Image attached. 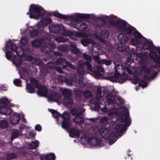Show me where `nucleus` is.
Returning <instances> with one entry per match:
<instances>
[{
	"mask_svg": "<svg viewBox=\"0 0 160 160\" xmlns=\"http://www.w3.org/2000/svg\"><path fill=\"white\" fill-rule=\"evenodd\" d=\"M102 91L100 88H98L96 90V98L97 99H100L102 98Z\"/></svg>",
	"mask_w": 160,
	"mask_h": 160,
	"instance_id": "nucleus-47",
	"label": "nucleus"
},
{
	"mask_svg": "<svg viewBox=\"0 0 160 160\" xmlns=\"http://www.w3.org/2000/svg\"><path fill=\"white\" fill-rule=\"evenodd\" d=\"M153 44L152 42L146 41L142 45V48L145 50H149L151 49Z\"/></svg>",
	"mask_w": 160,
	"mask_h": 160,
	"instance_id": "nucleus-25",
	"label": "nucleus"
},
{
	"mask_svg": "<svg viewBox=\"0 0 160 160\" xmlns=\"http://www.w3.org/2000/svg\"><path fill=\"white\" fill-rule=\"evenodd\" d=\"M56 41L58 42H64L66 41V39L62 37H58L55 39Z\"/></svg>",
	"mask_w": 160,
	"mask_h": 160,
	"instance_id": "nucleus-58",
	"label": "nucleus"
},
{
	"mask_svg": "<svg viewBox=\"0 0 160 160\" xmlns=\"http://www.w3.org/2000/svg\"><path fill=\"white\" fill-rule=\"evenodd\" d=\"M72 114L74 115L80 116L82 114V112L81 111L76 109H74L72 111Z\"/></svg>",
	"mask_w": 160,
	"mask_h": 160,
	"instance_id": "nucleus-53",
	"label": "nucleus"
},
{
	"mask_svg": "<svg viewBox=\"0 0 160 160\" xmlns=\"http://www.w3.org/2000/svg\"><path fill=\"white\" fill-rule=\"evenodd\" d=\"M107 103L110 105H112L114 102L115 98L114 95L109 94L107 96Z\"/></svg>",
	"mask_w": 160,
	"mask_h": 160,
	"instance_id": "nucleus-24",
	"label": "nucleus"
},
{
	"mask_svg": "<svg viewBox=\"0 0 160 160\" xmlns=\"http://www.w3.org/2000/svg\"><path fill=\"white\" fill-rule=\"evenodd\" d=\"M67 118L63 119V121L62 123V128L64 129H66L68 128L70 126V122L67 121Z\"/></svg>",
	"mask_w": 160,
	"mask_h": 160,
	"instance_id": "nucleus-45",
	"label": "nucleus"
},
{
	"mask_svg": "<svg viewBox=\"0 0 160 160\" xmlns=\"http://www.w3.org/2000/svg\"><path fill=\"white\" fill-rule=\"evenodd\" d=\"M20 135V132L18 130L14 129L13 130L11 137V140L12 141L14 139L17 138Z\"/></svg>",
	"mask_w": 160,
	"mask_h": 160,
	"instance_id": "nucleus-31",
	"label": "nucleus"
},
{
	"mask_svg": "<svg viewBox=\"0 0 160 160\" xmlns=\"http://www.w3.org/2000/svg\"><path fill=\"white\" fill-rule=\"evenodd\" d=\"M150 56L156 64L154 68L158 69V71L160 72V56H158L156 52L151 51H150Z\"/></svg>",
	"mask_w": 160,
	"mask_h": 160,
	"instance_id": "nucleus-7",
	"label": "nucleus"
},
{
	"mask_svg": "<svg viewBox=\"0 0 160 160\" xmlns=\"http://www.w3.org/2000/svg\"><path fill=\"white\" fill-rule=\"evenodd\" d=\"M134 29H135V28L132 26H126L124 28L123 30H122L121 32L124 33L125 34H126L128 37H132L133 36L132 32Z\"/></svg>",
	"mask_w": 160,
	"mask_h": 160,
	"instance_id": "nucleus-16",
	"label": "nucleus"
},
{
	"mask_svg": "<svg viewBox=\"0 0 160 160\" xmlns=\"http://www.w3.org/2000/svg\"><path fill=\"white\" fill-rule=\"evenodd\" d=\"M72 137H75L76 136L78 137L80 134L81 133L78 129L75 128H72L69 131Z\"/></svg>",
	"mask_w": 160,
	"mask_h": 160,
	"instance_id": "nucleus-19",
	"label": "nucleus"
},
{
	"mask_svg": "<svg viewBox=\"0 0 160 160\" xmlns=\"http://www.w3.org/2000/svg\"><path fill=\"white\" fill-rule=\"evenodd\" d=\"M61 95L57 92H54L50 96L49 99L52 101H56L61 98Z\"/></svg>",
	"mask_w": 160,
	"mask_h": 160,
	"instance_id": "nucleus-22",
	"label": "nucleus"
},
{
	"mask_svg": "<svg viewBox=\"0 0 160 160\" xmlns=\"http://www.w3.org/2000/svg\"><path fill=\"white\" fill-rule=\"evenodd\" d=\"M102 62L103 64L108 66L111 65L112 63V61L111 60H108L106 59H103L102 60Z\"/></svg>",
	"mask_w": 160,
	"mask_h": 160,
	"instance_id": "nucleus-60",
	"label": "nucleus"
},
{
	"mask_svg": "<svg viewBox=\"0 0 160 160\" xmlns=\"http://www.w3.org/2000/svg\"><path fill=\"white\" fill-rule=\"evenodd\" d=\"M70 50L72 53L76 54L79 53L80 51L77 48L75 44L71 43L70 44Z\"/></svg>",
	"mask_w": 160,
	"mask_h": 160,
	"instance_id": "nucleus-26",
	"label": "nucleus"
},
{
	"mask_svg": "<svg viewBox=\"0 0 160 160\" xmlns=\"http://www.w3.org/2000/svg\"><path fill=\"white\" fill-rule=\"evenodd\" d=\"M110 24L111 26L114 27H117V21L116 22L113 20H111L110 22Z\"/></svg>",
	"mask_w": 160,
	"mask_h": 160,
	"instance_id": "nucleus-64",
	"label": "nucleus"
},
{
	"mask_svg": "<svg viewBox=\"0 0 160 160\" xmlns=\"http://www.w3.org/2000/svg\"><path fill=\"white\" fill-rule=\"evenodd\" d=\"M30 82L32 86L35 88H38L39 83L38 81L34 78H32L30 79Z\"/></svg>",
	"mask_w": 160,
	"mask_h": 160,
	"instance_id": "nucleus-38",
	"label": "nucleus"
},
{
	"mask_svg": "<svg viewBox=\"0 0 160 160\" xmlns=\"http://www.w3.org/2000/svg\"><path fill=\"white\" fill-rule=\"evenodd\" d=\"M5 56L7 59L8 60H10L12 57L11 52L8 51L5 53Z\"/></svg>",
	"mask_w": 160,
	"mask_h": 160,
	"instance_id": "nucleus-56",
	"label": "nucleus"
},
{
	"mask_svg": "<svg viewBox=\"0 0 160 160\" xmlns=\"http://www.w3.org/2000/svg\"><path fill=\"white\" fill-rule=\"evenodd\" d=\"M109 120V118L108 117L103 116L100 118L99 121L103 125H106L108 124Z\"/></svg>",
	"mask_w": 160,
	"mask_h": 160,
	"instance_id": "nucleus-37",
	"label": "nucleus"
},
{
	"mask_svg": "<svg viewBox=\"0 0 160 160\" xmlns=\"http://www.w3.org/2000/svg\"><path fill=\"white\" fill-rule=\"evenodd\" d=\"M99 133L102 136H105L109 132L108 129L105 128L101 127L99 130Z\"/></svg>",
	"mask_w": 160,
	"mask_h": 160,
	"instance_id": "nucleus-32",
	"label": "nucleus"
},
{
	"mask_svg": "<svg viewBox=\"0 0 160 160\" xmlns=\"http://www.w3.org/2000/svg\"><path fill=\"white\" fill-rule=\"evenodd\" d=\"M13 82L14 85L16 86L20 87L22 86L21 80L19 79H15Z\"/></svg>",
	"mask_w": 160,
	"mask_h": 160,
	"instance_id": "nucleus-52",
	"label": "nucleus"
},
{
	"mask_svg": "<svg viewBox=\"0 0 160 160\" xmlns=\"http://www.w3.org/2000/svg\"><path fill=\"white\" fill-rule=\"evenodd\" d=\"M62 93L64 98L71 97L72 95V91L69 89L64 88L62 90Z\"/></svg>",
	"mask_w": 160,
	"mask_h": 160,
	"instance_id": "nucleus-27",
	"label": "nucleus"
},
{
	"mask_svg": "<svg viewBox=\"0 0 160 160\" xmlns=\"http://www.w3.org/2000/svg\"><path fill=\"white\" fill-rule=\"evenodd\" d=\"M84 58L88 60V61H91V57L90 55H88L86 53H84L83 55Z\"/></svg>",
	"mask_w": 160,
	"mask_h": 160,
	"instance_id": "nucleus-63",
	"label": "nucleus"
},
{
	"mask_svg": "<svg viewBox=\"0 0 160 160\" xmlns=\"http://www.w3.org/2000/svg\"><path fill=\"white\" fill-rule=\"evenodd\" d=\"M62 29V26L59 24H54L49 27V31L51 33L58 34Z\"/></svg>",
	"mask_w": 160,
	"mask_h": 160,
	"instance_id": "nucleus-11",
	"label": "nucleus"
},
{
	"mask_svg": "<svg viewBox=\"0 0 160 160\" xmlns=\"http://www.w3.org/2000/svg\"><path fill=\"white\" fill-rule=\"evenodd\" d=\"M38 30L37 29H34L30 33V36L32 38H34L39 35Z\"/></svg>",
	"mask_w": 160,
	"mask_h": 160,
	"instance_id": "nucleus-46",
	"label": "nucleus"
},
{
	"mask_svg": "<svg viewBox=\"0 0 160 160\" xmlns=\"http://www.w3.org/2000/svg\"><path fill=\"white\" fill-rule=\"evenodd\" d=\"M48 156V160H55L56 157L53 153H51L47 154Z\"/></svg>",
	"mask_w": 160,
	"mask_h": 160,
	"instance_id": "nucleus-51",
	"label": "nucleus"
},
{
	"mask_svg": "<svg viewBox=\"0 0 160 160\" xmlns=\"http://www.w3.org/2000/svg\"><path fill=\"white\" fill-rule=\"evenodd\" d=\"M54 63L52 62H49L47 64V67L50 69H53L54 68Z\"/></svg>",
	"mask_w": 160,
	"mask_h": 160,
	"instance_id": "nucleus-59",
	"label": "nucleus"
},
{
	"mask_svg": "<svg viewBox=\"0 0 160 160\" xmlns=\"http://www.w3.org/2000/svg\"><path fill=\"white\" fill-rule=\"evenodd\" d=\"M118 38L120 42L126 43L128 41V38L127 35L124 33L119 34L118 37Z\"/></svg>",
	"mask_w": 160,
	"mask_h": 160,
	"instance_id": "nucleus-20",
	"label": "nucleus"
},
{
	"mask_svg": "<svg viewBox=\"0 0 160 160\" xmlns=\"http://www.w3.org/2000/svg\"><path fill=\"white\" fill-rule=\"evenodd\" d=\"M9 102L6 97L3 98L0 101V113L4 115H9L12 112V110L10 107H8V103Z\"/></svg>",
	"mask_w": 160,
	"mask_h": 160,
	"instance_id": "nucleus-3",
	"label": "nucleus"
},
{
	"mask_svg": "<svg viewBox=\"0 0 160 160\" xmlns=\"http://www.w3.org/2000/svg\"><path fill=\"white\" fill-rule=\"evenodd\" d=\"M26 89L27 92L29 93H34L35 92V89L32 84L28 82L26 83Z\"/></svg>",
	"mask_w": 160,
	"mask_h": 160,
	"instance_id": "nucleus-35",
	"label": "nucleus"
},
{
	"mask_svg": "<svg viewBox=\"0 0 160 160\" xmlns=\"http://www.w3.org/2000/svg\"><path fill=\"white\" fill-rule=\"evenodd\" d=\"M6 47L12 50V51L15 52L16 54L19 56H20V55L19 52L17 51V49H19L21 50L22 52H23L22 48H18L16 45L11 41V39H9V41L7 42L6 45Z\"/></svg>",
	"mask_w": 160,
	"mask_h": 160,
	"instance_id": "nucleus-8",
	"label": "nucleus"
},
{
	"mask_svg": "<svg viewBox=\"0 0 160 160\" xmlns=\"http://www.w3.org/2000/svg\"><path fill=\"white\" fill-rule=\"evenodd\" d=\"M63 102L65 104L69 106L73 104V101L71 97H66L64 98Z\"/></svg>",
	"mask_w": 160,
	"mask_h": 160,
	"instance_id": "nucleus-33",
	"label": "nucleus"
},
{
	"mask_svg": "<svg viewBox=\"0 0 160 160\" xmlns=\"http://www.w3.org/2000/svg\"><path fill=\"white\" fill-rule=\"evenodd\" d=\"M83 95L84 98H89L92 96V92L88 90H87L83 91Z\"/></svg>",
	"mask_w": 160,
	"mask_h": 160,
	"instance_id": "nucleus-39",
	"label": "nucleus"
},
{
	"mask_svg": "<svg viewBox=\"0 0 160 160\" xmlns=\"http://www.w3.org/2000/svg\"><path fill=\"white\" fill-rule=\"evenodd\" d=\"M119 67H120L121 68H122V66L118 65L116 67L115 69V73L114 74V77L116 78H119L120 76L121 73H120V71L119 70H118V68H119Z\"/></svg>",
	"mask_w": 160,
	"mask_h": 160,
	"instance_id": "nucleus-41",
	"label": "nucleus"
},
{
	"mask_svg": "<svg viewBox=\"0 0 160 160\" xmlns=\"http://www.w3.org/2000/svg\"><path fill=\"white\" fill-rule=\"evenodd\" d=\"M17 157L16 154L13 152L9 153L7 154L5 159L6 160L15 159L17 158Z\"/></svg>",
	"mask_w": 160,
	"mask_h": 160,
	"instance_id": "nucleus-29",
	"label": "nucleus"
},
{
	"mask_svg": "<svg viewBox=\"0 0 160 160\" xmlns=\"http://www.w3.org/2000/svg\"><path fill=\"white\" fill-rule=\"evenodd\" d=\"M124 124H121L116 126L114 128V130L118 133H122L126 130L127 127Z\"/></svg>",
	"mask_w": 160,
	"mask_h": 160,
	"instance_id": "nucleus-17",
	"label": "nucleus"
},
{
	"mask_svg": "<svg viewBox=\"0 0 160 160\" xmlns=\"http://www.w3.org/2000/svg\"><path fill=\"white\" fill-rule=\"evenodd\" d=\"M52 36L50 35L49 33H46L45 34L44 38L46 40L48 41H50L51 40Z\"/></svg>",
	"mask_w": 160,
	"mask_h": 160,
	"instance_id": "nucleus-57",
	"label": "nucleus"
},
{
	"mask_svg": "<svg viewBox=\"0 0 160 160\" xmlns=\"http://www.w3.org/2000/svg\"><path fill=\"white\" fill-rule=\"evenodd\" d=\"M8 126V122L6 120L2 119L0 122V127L3 128H7Z\"/></svg>",
	"mask_w": 160,
	"mask_h": 160,
	"instance_id": "nucleus-40",
	"label": "nucleus"
},
{
	"mask_svg": "<svg viewBox=\"0 0 160 160\" xmlns=\"http://www.w3.org/2000/svg\"><path fill=\"white\" fill-rule=\"evenodd\" d=\"M39 143V142L37 140L32 141V142H28V148L30 149H35L38 147Z\"/></svg>",
	"mask_w": 160,
	"mask_h": 160,
	"instance_id": "nucleus-21",
	"label": "nucleus"
},
{
	"mask_svg": "<svg viewBox=\"0 0 160 160\" xmlns=\"http://www.w3.org/2000/svg\"><path fill=\"white\" fill-rule=\"evenodd\" d=\"M75 95L78 97H81L83 95V90L79 89H77L74 91Z\"/></svg>",
	"mask_w": 160,
	"mask_h": 160,
	"instance_id": "nucleus-44",
	"label": "nucleus"
},
{
	"mask_svg": "<svg viewBox=\"0 0 160 160\" xmlns=\"http://www.w3.org/2000/svg\"><path fill=\"white\" fill-rule=\"evenodd\" d=\"M129 112H127L123 114L121 118V121L124 122V125L126 127H129L131 123V118H129Z\"/></svg>",
	"mask_w": 160,
	"mask_h": 160,
	"instance_id": "nucleus-10",
	"label": "nucleus"
},
{
	"mask_svg": "<svg viewBox=\"0 0 160 160\" xmlns=\"http://www.w3.org/2000/svg\"><path fill=\"white\" fill-rule=\"evenodd\" d=\"M52 22V20L50 17H45L42 19L41 22L38 23L37 28L38 29H42L48 24H51Z\"/></svg>",
	"mask_w": 160,
	"mask_h": 160,
	"instance_id": "nucleus-9",
	"label": "nucleus"
},
{
	"mask_svg": "<svg viewBox=\"0 0 160 160\" xmlns=\"http://www.w3.org/2000/svg\"><path fill=\"white\" fill-rule=\"evenodd\" d=\"M73 121L77 124H79L83 123L84 119L82 117L79 116H77L73 119Z\"/></svg>",
	"mask_w": 160,
	"mask_h": 160,
	"instance_id": "nucleus-30",
	"label": "nucleus"
},
{
	"mask_svg": "<svg viewBox=\"0 0 160 160\" xmlns=\"http://www.w3.org/2000/svg\"><path fill=\"white\" fill-rule=\"evenodd\" d=\"M32 61L35 64L37 65H40L42 64V62L40 59L35 58L31 57Z\"/></svg>",
	"mask_w": 160,
	"mask_h": 160,
	"instance_id": "nucleus-48",
	"label": "nucleus"
},
{
	"mask_svg": "<svg viewBox=\"0 0 160 160\" xmlns=\"http://www.w3.org/2000/svg\"><path fill=\"white\" fill-rule=\"evenodd\" d=\"M94 41L91 39L85 38L81 40V43L85 47H87L90 43H93Z\"/></svg>",
	"mask_w": 160,
	"mask_h": 160,
	"instance_id": "nucleus-23",
	"label": "nucleus"
},
{
	"mask_svg": "<svg viewBox=\"0 0 160 160\" xmlns=\"http://www.w3.org/2000/svg\"><path fill=\"white\" fill-rule=\"evenodd\" d=\"M139 85L140 87L144 88L147 87L148 84L146 81L141 80L139 83Z\"/></svg>",
	"mask_w": 160,
	"mask_h": 160,
	"instance_id": "nucleus-54",
	"label": "nucleus"
},
{
	"mask_svg": "<svg viewBox=\"0 0 160 160\" xmlns=\"http://www.w3.org/2000/svg\"><path fill=\"white\" fill-rule=\"evenodd\" d=\"M127 80L128 77L126 74L121 75L120 78L118 79V82L120 83H123Z\"/></svg>",
	"mask_w": 160,
	"mask_h": 160,
	"instance_id": "nucleus-42",
	"label": "nucleus"
},
{
	"mask_svg": "<svg viewBox=\"0 0 160 160\" xmlns=\"http://www.w3.org/2000/svg\"><path fill=\"white\" fill-rule=\"evenodd\" d=\"M88 141L90 145L94 147H102L105 145L106 143V140L101 138L98 139L95 137H91L88 138Z\"/></svg>",
	"mask_w": 160,
	"mask_h": 160,
	"instance_id": "nucleus-4",
	"label": "nucleus"
},
{
	"mask_svg": "<svg viewBox=\"0 0 160 160\" xmlns=\"http://www.w3.org/2000/svg\"><path fill=\"white\" fill-rule=\"evenodd\" d=\"M127 22L121 19L117 20V29L120 32L123 30L124 28L127 26Z\"/></svg>",
	"mask_w": 160,
	"mask_h": 160,
	"instance_id": "nucleus-13",
	"label": "nucleus"
},
{
	"mask_svg": "<svg viewBox=\"0 0 160 160\" xmlns=\"http://www.w3.org/2000/svg\"><path fill=\"white\" fill-rule=\"evenodd\" d=\"M42 44L41 41L38 39H35L32 41L31 44L32 47L39 48Z\"/></svg>",
	"mask_w": 160,
	"mask_h": 160,
	"instance_id": "nucleus-28",
	"label": "nucleus"
},
{
	"mask_svg": "<svg viewBox=\"0 0 160 160\" xmlns=\"http://www.w3.org/2000/svg\"><path fill=\"white\" fill-rule=\"evenodd\" d=\"M48 89L45 86L41 85L38 88L37 94L40 96H45L48 94Z\"/></svg>",
	"mask_w": 160,
	"mask_h": 160,
	"instance_id": "nucleus-12",
	"label": "nucleus"
},
{
	"mask_svg": "<svg viewBox=\"0 0 160 160\" xmlns=\"http://www.w3.org/2000/svg\"><path fill=\"white\" fill-rule=\"evenodd\" d=\"M50 112L52 113L53 117L54 118L57 119V120H58V118L59 117H61L63 119H66V117H65V115L68 114L66 112H64L62 114H61L57 112L56 110L53 109H50Z\"/></svg>",
	"mask_w": 160,
	"mask_h": 160,
	"instance_id": "nucleus-14",
	"label": "nucleus"
},
{
	"mask_svg": "<svg viewBox=\"0 0 160 160\" xmlns=\"http://www.w3.org/2000/svg\"><path fill=\"white\" fill-rule=\"evenodd\" d=\"M53 16L64 20L72 19L73 21L71 24V26L81 31H84L87 28V25L82 22L78 21V18L86 20L90 17L89 14L78 13L75 17L62 14L58 12H54L52 13Z\"/></svg>",
	"mask_w": 160,
	"mask_h": 160,
	"instance_id": "nucleus-1",
	"label": "nucleus"
},
{
	"mask_svg": "<svg viewBox=\"0 0 160 160\" xmlns=\"http://www.w3.org/2000/svg\"><path fill=\"white\" fill-rule=\"evenodd\" d=\"M101 35L104 38L108 39L109 37L110 33L108 30H105L102 32Z\"/></svg>",
	"mask_w": 160,
	"mask_h": 160,
	"instance_id": "nucleus-50",
	"label": "nucleus"
},
{
	"mask_svg": "<svg viewBox=\"0 0 160 160\" xmlns=\"http://www.w3.org/2000/svg\"><path fill=\"white\" fill-rule=\"evenodd\" d=\"M147 64H144L142 66V70L145 72V73L149 74L150 73L151 70L149 68H147Z\"/></svg>",
	"mask_w": 160,
	"mask_h": 160,
	"instance_id": "nucleus-49",
	"label": "nucleus"
},
{
	"mask_svg": "<svg viewBox=\"0 0 160 160\" xmlns=\"http://www.w3.org/2000/svg\"><path fill=\"white\" fill-rule=\"evenodd\" d=\"M90 62L89 61H87L85 63V65L87 66L88 69L89 71H91L92 69V66L90 64Z\"/></svg>",
	"mask_w": 160,
	"mask_h": 160,
	"instance_id": "nucleus-62",
	"label": "nucleus"
},
{
	"mask_svg": "<svg viewBox=\"0 0 160 160\" xmlns=\"http://www.w3.org/2000/svg\"><path fill=\"white\" fill-rule=\"evenodd\" d=\"M58 49L59 51L62 52L66 51L67 50L66 46L64 45H62L59 46L58 47Z\"/></svg>",
	"mask_w": 160,
	"mask_h": 160,
	"instance_id": "nucleus-61",
	"label": "nucleus"
},
{
	"mask_svg": "<svg viewBox=\"0 0 160 160\" xmlns=\"http://www.w3.org/2000/svg\"><path fill=\"white\" fill-rule=\"evenodd\" d=\"M20 118L18 114L12 115L10 117V121L12 124L16 125L19 122Z\"/></svg>",
	"mask_w": 160,
	"mask_h": 160,
	"instance_id": "nucleus-18",
	"label": "nucleus"
},
{
	"mask_svg": "<svg viewBox=\"0 0 160 160\" xmlns=\"http://www.w3.org/2000/svg\"><path fill=\"white\" fill-rule=\"evenodd\" d=\"M41 51L42 52L48 53L52 52V49H50L48 45H45L42 48Z\"/></svg>",
	"mask_w": 160,
	"mask_h": 160,
	"instance_id": "nucleus-43",
	"label": "nucleus"
},
{
	"mask_svg": "<svg viewBox=\"0 0 160 160\" xmlns=\"http://www.w3.org/2000/svg\"><path fill=\"white\" fill-rule=\"evenodd\" d=\"M77 72L79 74L82 75L84 74L85 72V70L80 66L78 68Z\"/></svg>",
	"mask_w": 160,
	"mask_h": 160,
	"instance_id": "nucleus-55",
	"label": "nucleus"
},
{
	"mask_svg": "<svg viewBox=\"0 0 160 160\" xmlns=\"http://www.w3.org/2000/svg\"><path fill=\"white\" fill-rule=\"evenodd\" d=\"M118 136L116 132H112L108 135V139L109 144L112 145L117 140Z\"/></svg>",
	"mask_w": 160,
	"mask_h": 160,
	"instance_id": "nucleus-15",
	"label": "nucleus"
},
{
	"mask_svg": "<svg viewBox=\"0 0 160 160\" xmlns=\"http://www.w3.org/2000/svg\"><path fill=\"white\" fill-rule=\"evenodd\" d=\"M56 64L57 65H61V67L63 69H66L67 66L73 69H75L77 68L75 65H72L64 58H58L57 60Z\"/></svg>",
	"mask_w": 160,
	"mask_h": 160,
	"instance_id": "nucleus-6",
	"label": "nucleus"
},
{
	"mask_svg": "<svg viewBox=\"0 0 160 160\" xmlns=\"http://www.w3.org/2000/svg\"><path fill=\"white\" fill-rule=\"evenodd\" d=\"M43 10V8L41 6L37 4H32L30 5L29 11L27 14L29 15L30 18L38 19L43 17V13L42 12Z\"/></svg>",
	"mask_w": 160,
	"mask_h": 160,
	"instance_id": "nucleus-2",
	"label": "nucleus"
},
{
	"mask_svg": "<svg viewBox=\"0 0 160 160\" xmlns=\"http://www.w3.org/2000/svg\"><path fill=\"white\" fill-rule=\"evenodd\" d=\"M133 35L134 38H132L130 39V42L132 45L136 47H139V45L142 44L141 42L139 39L144 38V39H146V40H147V39L144 38L140 32L136 30V29L133 32Z\"/></svg>",
	"mask_w": 160,
	"mask_h": 160,
	"instance_id": "nucleus-5",
	"label": "nucleus"
},
{
	"mask_svg": "<svg viewBox=\"0 0 160 160\" xmlns=\"http://www.w3.org/2000/svg\"><path fill=\"white\" fill-rule=\"evenodd\" d=\"M125 43L120 42L117 46L118 50L120 52L124 51L126 49V46L125 45Z\"/></svg>",
	"mask_w": 160,
	"mask_h": 160,
	"instance_id": "nucleus-34",
	"label": "nucleus"
},
{
	"mask_svg": "<svg viewBox=\"0 0 160 160\" xmlns=\"http://www.w3.org/2000/svg\"><path fill=\"white\" fill-rule=\"evenodd\" d=\"M22 60L20 58H18L15 56L13 59V62L17 67H20L22 64Z\"/></svg>",
	"mask_w": 160,
	"mask_h": 160,
	"instance_id": "nucleus-36",
	"label": "nucleus"
}]
</instances>
